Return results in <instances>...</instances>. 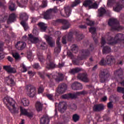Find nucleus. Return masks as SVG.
<instances>
[{"instance_id": "obj_1", "label": "nucleus", "mask_w": 124, "mask_h": 124, "mask_svg": "<svg viewBox=\"0 0 124 124\" xmlns=\"http://www.w3.org/2000/svg\"><path fill=\"white\" fill-rule=\"evenodd\" d=\"M108 26L111 27V31H121L124 29V27L120 25V23L117 19L110 18L108 20Z\"/></svg>"}, {"instance_id": "obj_2", "label": "nucleus", "mask_w": 124, "mask_h": 124, "mask_svg": "<svg viewBox=\"0 0 124 124\" xmlns=\"http://www.w3.org/2000/svg\"><path fill=\"white\" fill-rule=\"evenodd\" d=\"M5 100L7 102L8 105H6L7 108L9 111L13 114L18 113L19 109L15 107L16 102L11 98L5 97ZM9 105V106H8Z\"/></svg>"}, {"instance_id": "obj_3", "label": "nucleus", "mask_w": 124, "mask_h": 124, "mask_svg": "<svg viewBox=\"0 0 124 124\" xmlns=\"http://www.w3.org/2000/svg\"><path fill=\"white\" fill-rule=\"evenodd\" d=\"M80 3H81V0H75L71 4V7L69 6H65L64 7V9L66 16H67V17L70 16L71 14L72 8L75 7V6H77V5H78Z\"/></svg>"}, {"instance_id": "obj_4", "label": "nucleus", "mask_w": 124, "mask_h": 124, "mask_svg": "<svg viewBox=\"0 0 124 124\" xmlns=\"http://www.w3.org/2000/svg\"><path fill=\"white\" fill-rule=\"evenodd\" d=\"M26 89L29 97H34L36 95V88L34 86L29 84L26 86Z\"/></svg>"}, {"instance_id": "obj_5", "label": "nucleus", "mask_w": 124, "mask_h": 124, "mask_svg": "<svg viewBox=\"0 0 124 124\" xmlns=\"http://www.w3.org/2000/svg\"><path fill=\"white\" fill-rule=\"evenodd\" d=\"M99 76L101 83H104L110 77V74H109L108 70L106 69L101 70L99 72Z\"/></svg>"}, {"instance_id": "obj_6", "label": "nucleus", "mask_w": 124, "mask_h": 124, "mask_svg": "<svg viewBox=\"0 0 124 124\" xmlns=\"http://www.w3.org/2000/svg\"><path fill=\"white\" fill-rule=\"evenodd\" d=\"M55 23L56 25L62 24V30H67L68 29H69V27H70V24H69L68 20L66 19H58L55 21Z\"/></svg>"}, {"instance_id": "obj_7", "label": "nucleus", "mask_w": 124, "mask_h": 124, "mask_svg": "<svg viewBox=\"0 0 124 124\" xmlns=\"http://www.w3.org/2000/svg\"><path fill=\"white\" fill-rule=\"evenodd\" d=\"M77 78L85 83H89L90 82V78H89L88 74L86 73L78 74L77 76Z\"/></svg>"}, {"instance_id": "obj_8", "label": "nucleus", "mask_w": 124, "mask_h": 124, "mask_svg": "<svg viewBox=\"0 0 124 124\" xmlns=\"http://www.w3.org/2000/svg\"><path fill=\"white\" fill-rule=\"evenodd\" d=\"M20 114L23 115V116H27L29 118H32L33 117V112L30 111L28 112V110L26 108H23L22 107H20Z\"/></svg>"}, {"instance_id": "obj_9", "label": "nucleus", "mask_w": 124, "mask_h": 124, "mask_svg": "<svg viewBox=\"0 0 124 124\" xmlns=\"http://www.w3.org/2000/svg\"><path fill=\"white\" fill-rule=\"evenodd\" d=\"M67 89V86L65 83H61L58 85L57 92L58 93H64Z\"/></svg>"}, {"instance_id": "obj_10", "label": "nucleus", "mask_w": 124, "mask_h": 124, "mask_svg": "<svg viewBox=\"0 0 124 124\" xmlns=\"http://www.w3.org/2000/svg\"><path fill=\"white\" fill-rule=\"evenodd\" d=\"M89 31L90 32H91L95 43H97L98 42V40H97L96 29L94 27H91L89 29Z\"/></svg>"}, {"instance_id": "obj_11", "label": "nucleus", "mask_w": 124, "mask_h": 124, "mask_svg": "<svg viewBox=\"0 0 124 124\" xmlns=\"http://www.w3.org/2000/svg\"><path fill=\"white\" fill-rule=\"evenodd\" d=\"M5 82L7 83L8 86H11V87H13V86L16 85V83L11 76H9L5 78Z\"/></svg>"}, {"instance_id": "obj_12", "label": "nucleus", "mask_w": 124, "mask_h": 124, "mask_svg": "<svg viewBox=\"0 0 124 124\" xmlns=\"http://www.w3.org/2000/svg\"><path fill=\"white\" fill-rule=\"evenodd\" d=\"M16 48L19 51H22V50H24L25 48H26V46H27V44L24 42L19 41L17 42L16 44Z\"/></svg>"}, {"instance_id": "obj_13", "label": "nucleus", "mask_w": 124, "mask_h": 124, "mask_svg": "<svg viewBox=\"0 0 124 124\" xmlns=\"http://www.w3.org/2000/svg\"><path fill=\"white\" fill-rule=\"evenodd\" d=\"M45 38L46 40L47 44L51 47H53L54 45H55V41L53 40V38L48 35H45Z\"/></svg>"}, {"instance_id": "obj_14", "label": "nucleus", "mask_w": 124, "mask_h": 124, "mask_svg": "<svg viewBox=\"0 0 124 124\" xmlns=\"http://www.w3.org/2000/svg\"><path fill=\"white\" fill-rule=\"evenodd\" d=\"M116 62V60L114 58V56L112 55H108L107 56L106 59V63L108 65H111V64H113V63H115Z\"/></svg>"}, {"instance_id": "obj_15", "label": "nucleus", "mask_w": 124, "mask_h": 124, "mask_svg": "<svg viewBox=\"0 0 124 124\" xmlns=\"http://www.w3.org/2000/svg\"><path fill=\"white\" fill-rule=\"evenodd\" d=\"M81 52L82 55L80 57H78V59L81 61H82V60H85V59H87V57L90 56V51H89V50L82 49Z\"/></svg>"}, {"instance_id": "obj_16", "label": "nucleus", "mask_w": 124, "mask_h": 124, "mask_svg": "<svg viewBox=\"0 0 124 124\" xmlns=\"http://www.w3.org/2000/svg\"><path fill=\"white\" fill-rule=\"evenodd\" d=\"M50 119L47 115H44L40 120V124H49Z\"/></svg>"}, {"instance_id": "obj_17", "label": "nucleus", "mask_w": 124, "mask_h": 124, "mask_svg": "<svg viewBox=\"0 0 124 124\" xmlns=\"http://www.w3.org/2000/svg\"><path fill=\"white\" fill-rule=\"evenodd\" d=\"M66 110V105L64 102L59 103L58 105V110L60 113H64V111Z\"/></svg>"}, {"instance_id": "obj_18", "label": "nucleus", "mask_w": 124, "mask_h": 124, "mask_svg": "<svg viewBox=\"0 0 124 124\" xmlns=\"http://www.w3.org/2000/svg\"><path fill=\"white\" fill-rule=\"evenodd\" d=\"M104 110V105L102 104L95 105L93 107V110L94 112H100Z\"/></svg>"}, {"instance_id": "obj_19", "label": "nucleus", "mask_w": 124, "mask_h": 124, "mask_svg": "<svg viewBox=\"0 0 124 124\" xmlns=\"http://www.w3.org/2000/svg\"><path fill=\"white\" fill-rule=\"evenodd\" d=\"M29 41H30L31 43H33L34 44L37 43L39 41V38L34 36L33 35L30 34L29 35L28 37Z\"/></svg>"}, {"instance_id": "obj_20", "label": "nucleus", "mask_w": 124, "mask_h": 124, "mask_svg": "<svg viewBox=\"0 0 124 124\" xmlns=\"http://www.w3.org/2000/svg\"><path fill=\"white\" fill-rule=\"evenodd\" d=\"M17 16L15 13H12L9 15V18L7 20V24L9 25V24H11V23H13V22H15L16 21V17Z\"/></svg>"}, {"instance_id": "obj_21", "label": "nucleus", "mask_w": 124, "mask_h": 124, "mask_svg": "<svg viewBox=\"0 0 124 124\" xmlns=\"http://www.w3.org/2000/svg\"><path fill=\"white\" fill-rule=\"evenodd\" d=\"M3 69L6 70L8 73H16V69L11 67V66H4Z\"/></svg>"}, {"instance_id": "obj_22", "label": "nucleus", "mask_w": 124, "mask_h": 124, "mask_svg": "<svg viewBox=\"0 0 124 124\" xmlns=\"http://www.w3.org/2000/svg\"><path fill=\"white\" fill-rule=\"evenodd\" d=\"M124 8V6L123 4H121L120 2L116 3L115 7L113 8V10L116 12H120L123 8Z\"/></svg>"}, {"instance_id": "obj_23", "label": "nucleus", "mask_w": 124, "mask_h": 124, "mask_svg": "<svg viewBox=\"0 0 124 124\" xmlns=\"http://www.w3.org/2000/svg\"><path fill=\"white\" fill-rule=\"evenodd\" d=\"M64 79V75L61 73H58L57 76H55V81L59 83L62 81H63Z\"/></svg>"}, {"instance_id": "obj_24", "label": "nucleus", "mask_w": 124, "mask_h": 124, "mask_svg": "<svg viewBox=\"0 0 124 124\" xmlns=\"http://www.w3.org/2000/svg\"><path fill=\"white\" fill-rule=\"evenodd\" d=\"M38 26L39 28H40V30L41 31H47V25L43 22H39L38 24Z\"/></svg>"}, {"instance_id": "obj_25", "label": "nucleus", "mask_w": 124, "mask_h": 124, "mask_svg": "<svg viewBox=\"0 0 124 124\" xmlns=\"http://www.w3.org/2000/svg\"><path fill=\"white\" fill-rule=\"evenodd\" d=\"M44 18L46 20H50V19H52V18H53V16L49 10H47L45 13H44Z\"/></svg>"}, {"instance_id": "obj_26", "label": "nucleus", "mask_w": 124, "mask_h": 124, "mask_svg": "<svg viewBox=\"0 0 124 124\" xmlns=\"http://www.w3.org/2000/svg\"><path fill=\"white\" fill-rule=\"evenodd\" d=\"M19 19L21 21H27L29 19V16L26 13H21L19 14Z\"/></svg>"}, {"instance_id": "obj_27", "label": "nucleus", "mask_w": 124, "mask_h": 124, "mask_svg": "<svg viewBox=\"0 0 124 124\" xmlns=\"http://www.w3.org/2000/svg\"><path fill=\"white\" fill-rule=\"evenodd\" d=\"M35 107L37 111V112H40L43 110V104H42L40 102H36Z\"/></svg>"}, {"instance_id": "obj_28", "label": "nucleus", "mask_w": 124, "mask_h": 124, "mask_svg": "<svg viewBox=\"0 0 124 124\" xmlns=\"http://www.w3.org/2000/svg\"><path fill=\"white\" fill-rule=\"evenodd\" d=\"M56 44L57 47L54 49V52L55 53H60V52H61V43H60V38H58L56 41Z\"/></svg>"}, {"instance_id": "obj_29", "label": "nucleus", "mask_w": 124, "mask_h": 124, "mask_svg": "<svg viewBox=\"0 0 124 124\" xmlns=\"http://www.w3.org/2000/svg\"><path fill=\"white\" fill-rule=\"evenodd\" d=\"M106 13V10L104 8L101 7L98 10V17H103Z\"/></svg>"}, {"instance_id": "obj_30", "label": "nucleus", "mask_w": 124, "mask_h": 124, "mask_svg": "<svg viewBox=\"0 0 124 124\" xmlns=\"http://www.w3.org/2000/svg\"><path fill=\"white\" fill-rule=\"evenodd\" d=\"M81 68L77 67L76 68H73L72 69L70 70L69 73H70V74H76V73L80 72V71H81Z\"/></svg>"}, {"instance_id": "obj_31", "label": "nucleus", "mask_w": 124, "mask_h": 124, "mask_svg": "<svg viewBox=\"0 0 124 124\" xmlns=\"http://www.w3.org/2000/svg\"><path fill=\"white\" fill-rule=\"evenodd\" d=\"M114 75L115 76H118L119 78H123V70L122 69H120L118 70L114 71Z\"/></svg>"}, {"instance_id": "obj_32", "label": "nucleus", "mask_w": 124, "mask_h": 124, "mask_svg": "<svg viewBox=\"0 0 124 124\" xmlns=\"http://www.w3.org/2000/svg\"><path fill=\"white\" fill-rule=\"evenodd\" d=\"M91 4H93V0H85L83 3V6L85 7H88V9Z\"/></svg>"}, {"instance_id": "obj_33", "label": "nucleus", "mask_w": 124, "mask_h": 124, "mask_svg": "<svg viewBox=\"0 0 124 124\" xmlns=\"http://www.w3.org/2000/svg\"><path fill=\"white\" fill-rule=\"evenodd\" d=\"M47 69H54V68H56V64L53 62H50L49 64H47L46 66Z\"/></svg>"}, {"instance_id": "obj_34", "label": "nucleus", "mask_w": 124, "mask_h": 124, "mask_svg": "<svg viewBox=\"0 0 124 124\" xmlns=\"http://www.w3.org/2000/svg\"><path fill=\"white\" fill-rule=\"evenodd\" d=\"M97 8H98V4H97L96 1L93 3H93L89 6V9H97Z\"/></svg>"}, {"instance_id": "obj_35", "label": "nucleus", "mask_w": 124, "mask_h": 124, "mask_svg": "<svg viewBox=\"0 0 124 124\" xmlns=\"http://www.w3.org/2000/svg\"><path fill=\"white\" fill-rule=\"evenodd\" d=\"M102 52L103 54H109L111 52V48L108 46H104Z\"/></svg>"}, {"instance_id": "obj_36", "label": "nucleus", "mask_w": 124, "mask_h": 124, "mask_svg": "<svg viewBox=\"0 0 124 124\" xmlns=\"http://www.w3.org/2000/svg\"><path fill=\"white\" fill-rule=\"evenodd\" d=\"M21 102L23 105V106H29L30 105V101L26 98H24L22 99Z\"/></svg>"}, {"instance_id": "obj_37", "label": "nucleus", "mask_w": 124, "mask_h": 124, "mask_svg": "<svg viewBox=\"0 0 124 124\" xmlns=\"http://www.w3.org/2000/svg\"><path fill=\"white\" fill-rule=\"evenodd\" d=\"M20 24L22 27H23L25 31H27L28 29H29V25H28V23H27V21L22 20L20 22Z\"/></svg>"}, {"instance_id": "obj_38", "label": "nucleus", "mask_w": 124, "mask_h": 124, "mask_svg": "<svg viewBox=\"0 0 124 124\" xmlns=\"http://www.w3.org/2000/svg\"><path fill=\"white\" fill-rule=\"evenodd\" d=\"M20 67L21 68V72L25 73L28 71V67L25 65L24 63L20 64Z\"/></svg>"}, {"instance_id": "obj_39", "label": "nucleus", "mask_w": 124, "mask_h": 124, "mask_svg": "<svg viewBox=\"0 0 124 124\" xmlns=\"http://www.w3.org/2000/svg\"><path fill=\"white\" fill-rule=\"evenodd\" d=\"M73 121L75 122L76 123L77 122H78L79 121V119H80V116L78 115L77 114H75L73 115Z\"/></svg>"}, {"instance_id": "obj_40", "label": "nucleus", "mask_w": 124, "mask_h": 124, "mask_svg": "<svg viewBox=\"0 0 124 124\" xmlns=\"http://www.w3.org/2000/svg\"><path fill=\"white\" fill-rule=\"evenodd\" d=\"M71 50L73 53H76L78 52V46L76 45H73L71 46Z\"/></svg>"}, {"instance_id": "obj_41", "label": "nucleus", "mask_w": 124, "mask_h": 124, "mask_svg": "<svg viewBox=\"0 0 124 124\" xmlns=\"http://www.w3.org/2000/svg\"><path fill=\"white\" fill-rule=\"evenodd\" d=\"M86 23L87 26H93V25H94V22L90 20V19L89 18L86 19Z\"/></svg>"}, {"instance_id": "obj_42", "label": "nucleus", "mask_w": 124, "mask_h": 124, "mask_svg": "<svg viewBox=\"0 0 124 124\" xmlns=\"http://www.w3.org/2000/svg\"><path fill=\"white\" fill-rule=\"evenodd\" d=\"M38 3H35L30 7L31 10H37L38 9Z\"/></svg>"}, {"instance_id": "obj_43", "label": "nucleus", "mask_w": 124, "mask_h": 124, "mask_svg": "<svg viewBox=\"0 0 124 124\" xmlns=\"http://www.w3.org/2000/svg\"><path fill=\"white\" fill-rule=\"evenodd\" d=\"M46 96L49 100L54 101V95L53 94L46 93Z\"/></svg>"}, {"instance_id": "obj_44", "label": "nucleus", "mask_w": 124, "mask_h": 124, "mask_svg": "<svg viewBox=\"0 0 124 124\" xmlns=\"http://www.w3.org/2000/svg\"><path fill=\"white\" fill-rule=\"evenodd\" d=\"M12 56L15 59V60H16V61L20 59V55L17 52L13 53Z\"/></svg>"}, {"instance_id": "obj_45", "label": "nucleus", "mask_w": 124, "mask_h": 124, "mask_svg": "<svg viewBox=\"0 0 124 124\" xmlns=\"http://www.w3.org/2000/svg\"><path fill=\"white\" fill-rule=\"evenodd\" d=\"M68 97H70L71 98H74L75 97V95L72 93H69L68 95H64L62 96L63 98H67Z\"/></svg>"}, {"instance_id": "obj_46", "label": "nucleus", "mask_w": 124, "mask_h": 124, "mask_svg": "<svg viewBox=\"0 0 124 124\" xmlns=\"http://www.w3.org/2000/svg\"><path fill=\"white\" fill-rule=\"evenodd\" d=\"M38 58L41 63H42V62H45V59H44V57H43V55H38Z\"/></svg>"}, {"instance_id": "obj_47", "label": "nucleus", "mask_w": 124, "mask_h": 124, "mask_svg": "<svg viewBox=\"0 0 124 124\" xmlns=\"http://www.w3.org/2000/svg\"><path fill=\"white\" fill-rule=\"evenodd\" d=\"M40 48H41L42 50H45V49H47V44H46V43H42L40 45Z\"/></svg>"}, {"instance_id": "obj_48", "label": "nucleus", "mask_w": 124, "mask_h": 124, "mask_svg": "<svg viewBox=\"0 0 124 124\" xmlns=\"http://www.w3.org/2000/svg\"><path fill=\"white\" fill-rule=\"evenodd\" d=\"M32 67L33 68H34V69H40L41 67H40V65H39V63H34L32 65Z\"/></svg>"}, {"instance_id": "obj_49", "label": "nucleus", "mask_w": 124, "mask_h": 124, "mask_svg": "<svg viewBox=\"0 0 124 124\" xmlns=\"http://www.w3.org/2000/svg\"><path fill=\"white\" fill-rule=\"evenodd\" d=\"M75 83L76 84L77 90H82V84L78 82H75Z\"/></svg>"}, {"instance_id": "obj_50", "label": "nucleus", "mask_w": 124, "mask_h": 124, "mask_svg": "<svg viewBox=\"0 0 124 124\" xmlns=\"http://www.w3.org/2000/svg\"><path fill=\"white\" fill-rule=\"evenodd\" d=\"M73 39V33L70 32L68 34V41H71Z\"/></svg>"}, {"instance_id": "obj_51", "label": "nucleus", "mask_w": 124, "mask_h": 124, "mask_svg": "<svg viewBox=\"0 0 124 124\" xmlns=\"http://www.w3.org/2000/svg\"><path fill=\"white\" fill-rule=\"evenodd\" d=\"M118 93H124V88L122 87H117V90Z\"/></svg>"}, {"instance_id": "obj_52", "label": "nucleus", "mask_w": 124, "mask_h": 124, "mask_svg": "<svg viewBox=\"0 0 124 124\" xmlns=\"http://www.w3.org/2000/svg\"><path fill=\"white\" fill-rule=\"evenodd\" d=\"M42 5L41 6L42 8H45V7H47V0H43L42 2Z\"/></svg>"}, {"instance_id": "obj_53", "label": "nucleus", "mask_w": 124, "mask_h": 124, "mask_svg": "<svg viewBox=\"0 0 124 124\" xmlns=\"http://www.w3.org/2000/svg\"><path fill=\"white\" fill-rule=\"evenodd\" d=\"M44 91V87H43V85H41L40 86H39L38 89V93H43Z\"/></svg>"}, {"instance_id": "obj_54", "label": "nucleus", "mask_w": 124, "mask_h": 124, "mask_svg": "<svg viewBox=\"0 0 124 124\" xmlns=\"http://www.w3.org/2000/svg\"><path fill=\"white\" fill-rule=\"evenodd\" d=\"M46 77H47L50 80H52V79H55L56 78V75H53L52 74H46Z\"/></svg>"}, {"instance_id": "obj_55", "label": "nucleus", "mask_w": 124, "mask_h": 124, "mask_svg": "<svg viewBox=\"0 0 124 124\" xmlns=\"http://www.w3.org/2000/svg\"><path fill=\"white\" fill-rule=\"evenodd\" d=\"M48 10H49L50 13H51V14L52 13H57V12H58V9L57 8V7H55L53 9H48Z\"/></svg>"}, {"instance_id": "obj_56", "label": "nucleus", "mask_w": 124, "mask_h": 124, "mask_svg": "<svg viewBox=\"0 0 124 124\" xmlns=\"http://www.w3.org/2000/svg\"><path fill=\"white\" fill-rule=\"evenodd\" d=\"M86 93H87V92L85 91H83L81 92H77L76 94H77V95H81V94L84 95L86 94Z\"/></svg>"}, {"instance_id": "obj_57", "label": "nucleus", "mask_w": 124, "mask_h": 124, "mask_svg": "<svg viewBox=\"0 0 124 124\" xmlns=\"http://www.w3.org/2000/svg\"><path fill=\"white\" fill-rule=\"evenodd\" d=\"M9 8L11 11H15V4H12L11 5H10Z\"/></svg>"}, {"instance_id": "obj_58", "label": "nucleus", "mask_w": 124, "mask_h": 124, "mask_svg": "<svg viewBox=\"0 0 124 124\" xmlns=\"http://www.w3.org/2000/svg\"><path fill=\"white\" fill-rule=\"evenodd\" d=\"M84 37V36L82 34H79L77 35V38L78 40H82Z\"/></svg>"}, {"instance_id": "obj_59", "label": "nucleus", "mask_w": 124, "mask_h": 124, "mask_svg": "<svg viewBox=\"0 0 124 124\" xmlns=\"http://www.w3.org/2000/svg\"><path fill=\"white\" fill-rule=\"evenodd\" d=\"M28 74H29V75H30V76H31L32 77H33V76L35 75L36 73L35 72H32V71H29L28 72Z\"/></svg>"}, {"instance_id": "obj_60", "label": "nucleus", "mask_w": 124, "mask_h": 124, "mask_svg": "<svg viewBox=\"0 0 124 124\" xmlns=\"http://www.w3.org/2000/svg\"><path fill=\"white\" fill-rule=\"evenodd\" d=\"M37 73L42 79H44V74L40 72H37Z\"/></svg>"}, {"instance_id": "obj_61", "label": "nucleus", "mask_w": 124, "mask_h": 124, "mask_svg": "<svg viewBox=\"0 0 124 124\" xmlns=\"http://www.w3.org/2000/svg\"><path fill=\"white\" fill-rule=\"evenodd\" d=\"M62 44H66V36H63L62 37Z\"/></svg>"}, {"instance_id": "obj_62", "label": "nucleus", "mask_w": 124, "mask_h": 124, "mask_svg": "<svg viewBox=\"0 0 124 124\" xmlns=\"http://www.w3.org/2000/svg\"><path fill=\"white\" fill-rule=\"evenodd\" d=\"M71 87L72 90H74V91H77V86H76L75 82L72 84Z\"/></svg>"}, {"instance_id": "obj_63", "label": "nucleus", "mask_w": 124, "mask_h": 124, "mask_svg": "<svg viewBox=\"0 0 124 124\" xmlns=\"http://www.w3.org/2000/svg\"><path fill=\"white\" fill-rule=\"evenodd\" d=\"M100 65H105V61L104 59L102 58L99 62Z\"/></svg>"}, {"instance_id": "obj_64", "label": "nucleus", "mask_w": 124, "mask_h": 124, "mask_svg": "<svg viewBox=\"0 0 124 124\" xmlns=\"http://www.w3.org/2000/svg\"><path fill=\"white\" fill-rule=\"evenodd\" d=\"M108 108L109 109L113 108V104L112 102H109L108 103Z\"/></svg>"}]
</instances>
